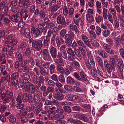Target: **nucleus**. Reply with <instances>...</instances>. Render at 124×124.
<instances>
[{
  "label": "nucleus",
  "mask_w": 124,
  "mask_h": 124,
  "mask_svg": "<svg viewBox=\"0 0 124 124\" xmlns=\"http://www.w3.org/2000/svg\"><path fill=\"white\" fill-rule=\"evenodd\" d=\"M109 11L112 14L113 18L116 16V10L114 8H109Z\"/></svg>",
  "instance_id": "obj_21"
},
{
  "label": "nucleus",
  "mask_w": 124,
  "mask_h": 124,
  "mask_svg": "<svg viewBox=\"0 0 124 124\" xmlns=\"http://www.w3.org/2000/svg\"><path fill=\"white\" fill-rule=\"evenodd\" d=\"M55 66L54 65L51 64L50 67V74H52L54 73Z\"/></svg>",
  "instance_id": "obj_49"
},
{
  "label": "nucleus",
  "mask_w": 124,
  "mask_h": 124,
  "mask_svg": "<svg viewBox=\"0 0 124 124\" xmlns=\"http://www.w3.org/2000/svg\"><path fill=\"white\" fill-rule=\"evenodd\" d=\"M55 23L53 22H51L48 24L47 26L49 28H52L55 27Z\"/></svg>",
  "instance_id": "obj_58"
},
{
  "label": "nucleus",
  "mask_w": 124,
  "mask_h": 124,
  "mask_svg": "<svg viewBox=\"0 0 124 124\" xmlns=\"http://www.w3.org/2000/svg\"><path fill=\"white\" fill-rule=\"evenodd\" d=\"M40 32L38 29H36L35 31L33 33L34 37L36 38L38 37L40 35Z\"/></svg>",
  "instance_id": "obj_44"
},
{
  "label": "nucleus",
  "mask_w": 124,
  "mask_h": 124,
  "mask_svg": "<svg viewBox=\"0 0 124 124\" xmlns=\"http://www.w3.org/2000/svg\"><path fill=\"white\" fill-rule=\"evenodd\" d=\"M110 65L111 66L114 67V68H115L116 67V62L115 59L113 58H111L110 60Z\"/></svg>",
  "instance_id": "obj_27"
},
{
  "label": "nucleus",
  "mask_w": 124,
  "mask_h": 124,
  "mask_svg": "<svg viewBox=\"0 0 124 124\" xmlns=\"http://www.w3.org/2000/svg\"><path fill=\"white\" fill-rule=\"evenodd\" d=\"M117 66L118 67V69L120 72L123 71L124 65L123 61L121 60H118L117 61Z\"/></svg>",
  "instance_id": "obj_6"
},
{
  "label": "nucleus",
  "mask_w": 124,
  "mask_h": 124,
  "mask_svg": "<svg viewBox=\"0 0 124 124\" xmlns=\"http://www.w3.org/2000/svg\"><path fill=\"white\" fill-rule=\"evenodd\" d=\"M70 34H67L65 36V39H66L68 37L71 39L74 38V33L70 31H69L68 32Z\"/></svg>",
  "instance_id": "obj_26"
},
{
  "label": "nucleus",
  "mask_w": 124,
  "mask_h": 124,
  "mask_svg": "<svg viewBox=\"0 0 124 124\" xmlns=\"http://www.w3.org/2000/svg\"><path fill=\"white\" fill-rule=\"evenodd\" d=\"M31 52L30 49L27 48L26 51L24 52V54L26 56H29L31 54Z\"/></svg>",
  "instance_id": "obj_52"
},
{
  "label": "nucleus",
  "mask_w": 124,
  "mask_h": 124,
  "mask_svg": "<svg viewBox=\"0 0 124 124\" xmlns=\"http://www.w3.org/2000/svg\"><path fill=\"white\" fill-rule=\"evenodd\" d=\"M50 52L52 57L53 58H55L56 57L57 51L55 48L51 46L50 48Z\"/></svg>",
  "instance_id": "obj_8"
},
{
  "label": "nucleus",
  "mask_w": 124,
  "mask_h": 124,
  "mask_svg": "<svg viewBox=\"0 0 124 124\" xmlns=\"http://www.w3.org/2000/svg\"><path fill=\"white\" fill-rule=\"evenodd\" d=\"M78 118L81 120L87 122L88 121V118L85 116V115L78 113Z\"/></svg>",
  "instance_id": "obj_9"
},
{
  "label": "nucleus",
  "mask_w": 124,
  "mask_h": 124,
  "mask_svg": "<svg viewBox=\"0 0 124 124\" xmlns=\"http://www.w3.org/2000/svg\"><path fill=\"white\" fill-rule=\"evenodd\" d=\"M70 29L71 30H73L74 29L76 33L78 32V29L77 26L76 25H73L72 24H70Z\"/></svg>",
  "instance_id": "obj_42"
},
{
  "label": "nucleus",
  "mask_w": 124,
  "mask_h": 124,
  "mask_svg": "<svg viewBox=\"0 0 124 124\" xmlns=\"http://www.w3.org/2000/svg\"><path fill=\"white\" fill-rule=\"evenodd\" d=\"M32 43V47L37 51H39L41 49L43 45L42 41L41 40H39L37 41L35 40H33Z\"/></svg>",
  "instance_id": "obj_1"
},
{
  "label": "nucleus",
  "mask_w": 124,
  "mask_h": 124,
  "mask_svg": "<svg viewBox=\"0 0 124 124\" xmlns=\"http://www.w3.org/2000/svg\"><path fill=\"white\" fill-rule=\"evenodd\" d=\"M19 74L17 72H15L12 74L11 76V79H18Z\"/></svg>",
  "instance_id": "obj_32"
},
{
  "label": "nucleus",
  "mask_w": 124,
  "mask_h": 124,
  "mask_svg": "<svg viewBox=\"0 0 124 124\" xmlns=\"http://www.w3.org/2000/svg\"><path fill=\"white\" fill-rule=\"evenodd\" d=\"M22 98L23 101H27L28 97L27 93H25L22 95Z\"/></svg>",
  "instance_id": "obj_47"
},
{
  "label": "nucleus",
  "mask_w": 124,
  "mask_h": 124,
  "mask_svg": "<svg viewBox=\"0 0 124 124\" xmlns=\"http://www.w3.org/2000/svg\"><path fill=\"white\" fill-rule=\"evenodd\" d=\"M91 52L90 51H88L87 53V55L88 58H89V60L91 64L93 65H95V62L94 57L91 55Z\"/></svg>",
  "instance_id": "obj_7"
},
{
  "label": "nucleus",
  "mask_w": 124,
  "mask_h": 124,
  "mask_svg": "<svg viewBox=\"0 0 124 124\" xmlns=\"http://www.w3.org/2000/svg\"><path fill=\"white\" fill-rule=\"evenodd\" d=\"M41 55L44 60H50L51 57L48 49H42L41 50Z\"/></svg>",
  "instance_id": "obj_3"
},
{
  "label": "nucleus",
  "mask_w": 124,
  "mask_h": 124,
  "mask_svg": "<svg viewBox=\"0 0 124 124\" xmlns=\"http://www.w3.org/2000/svg\"><path fill=\"white\" fill-rule=\"evenodd\" d=\"M50 41L49 38L48 36H46L45 39H44L43 42V45L45 46H46L49 44Z\"/></svg>",
  "instance_id": "obj_25"
},
{
  "label": "nucleus",
  "mask_w": 124,
  "mask_h": 124,
  "mask_svg": "<svg viewBox=\"0 0 124 124\" xmlns=\"http://www.w3.org/2000/svg\"><path fill=\"white\" fill-rule=\"evenodd\" d=\"M107 17L110 22L112 23H113V16L110 13H108L107 15Z\"/></svg>",
  "instance_id": "obj_43"
},
{
  "label": "nucleus",
  "mask_w": 124,
  "mask_h": 124,
  "mask_svg": "<svg viewBox=\"0 0 124 124\" xmlns=\"http://www.w3.org/2000/svg\"><path fill=\"white\" fill-rule=\"evenodd\" d=\"M64 116L62 114H57L55 115V119H62L64 118Z\"/></svg>",
  "instance_id": "obj_30"
},
{
  "label": "nucleus",
  "mask_w": 124,
  "mask_h": 124,
  "mask_svg": "<svg viewBox=\"0 0 124 124\" xmlns=\"http://www.w3.org/2000/svg\"><path fill=\"white\" fill-rule=\"evenodd\" d=\"M113 68H114V67L112 66H111L110 65L108 67L106 68L107 69V71L108 73L109 74L111 73L113 70Z\"/></svg>",
  "instance_id": "obj_53"
},
{
  "label": "nucleus",
  "mask_w": 124,
  "mask_h": 124,
  "mask_svg": "<svg viewBox=\"0 0 124 124\" xmlns=\"http://www.w3.org/2000/svg\"><path fill=\"white\" fill-rule=\"evenodd\" d=\"M55 40L57 46L58 47L60 46L61 44H63L64 42V41L63 39L60 38L59 37H56Z\"/></svg>",
  "instance_id": "obj_12"
},
{
  "label": "nucleus",
  "mask_w": 124,
  "mask_h": 124,
  "mask_svg": "<svg viewBox=\"0 0 124 124\" xmlns=\"http://www.w3.org/2000/svg\"><path fill=\"white\" fill-rule=\"evenodd\" d=\"M24 87L26 91L29 92L31 93H33L35 92V86L32 84H30L28 85L27 84Z\"/></svg>",
  "instance_id": "obj_4"
},
{
  "label": "nucleus",
  "mask_w": 124,
  "mask_h": 124,
  "mask_svg": "<svg viewBox=\"0 0 124 124\" xmlns=\"http://www.w3.org/2000/svg\"><path fill=\"white\" fill-rule=\"evenodd\" d=\"M31 4L28 0H25L24 1V6L25 8H27Z\"/></svg>",
  "instance_id": "obj_51"
},
{
  "label": "nucleus",
  "mask_w": 124,
  "mask_h": 124,
  "mask_svg": "<svg viewBox=\"0 0 124 124\" xmlns=\"http://www.w3.org/2000/svg\"><path fill=\"white\" fill-rule=\"evenodd\" d=\"M57 21L58 24H61L63 25H66V22L64 17H62V16L60 15L57 16Z\"/></svg>",
  "instance_id": "obj_5"
},
{
  "label": "nucleus",
  "mask_w": 124,
  "mask_h": 124,
  "mask_svg": "<svg viewBox=\"0 0 124 124\" xmlns=\"http://www.w3.org/2000/svg\"><path fill=\"white\" fill-rule=\"evenodd\" d=\"M26 32L25 34V37L26 38L29 39L31 38V36L30 34V30L29 29L27 28H26Z\"/></svg>",
  "instance_id": "obj_31"
},
{
  "label": "nucleus",
  "mask_w": 124,
  "mask_h": 124,
  "mask_svg": "<svg viewBox=\"0 0 124 124\" xmlns=\"http://www.w3.org/2000/svg\"><path fill=\"white\" fill-rule=\"evenodd\" d=\"M110 33L109 30L106 29L104 30L102 32V34L103 36L106 37L109 36Z\"/></svg>",
  "instance_id": "obj_20"
},
{
  "label": "nucleus",
  "mask_w": 124,
  "mask_h": 124,
  "mask_svg": "<svg viewBox=\"0 0 124 124\" xmlns=\"http://www.w3.org/2000/svg\"><path fill=\"white\" fill-rule=\"evenodd\" d=\"M58 31V29L56 27L54 28L53 30L52 33L53 37H55L57 34Z\"/></svg>",
  "instance_id": "obj_40"
},
{
  "label": "nucleus",
  "mask_w": 124,
  "mask_h": 124,
  "mask_svg": "<svg viewBox=\"0 0 124 124\" xmlns=\"http://www.w3.org/2000/svg\"><path fill=\"white\" fill-rule=\"evenodd\" d=\"M62 66L60 65H58L57 66L56 69L60 73H64V70Z\"/></svg>",
  "instance_id": "obj_24"
},
{
  "label": "nucleus",
  "mask_w": 124,
  "mask_h": 124,
  "mask_svg": "<svg viewBox=\"0 0 124 124\" xmlns=\"http://www.w3.org/2000/svg\"><path fill=\"white\" fill-rule=\"evenodd\" d=\"M10 76L9 74L6 75V77H2L1 80L2 81L4 82L6 80L8 82H9L10 81Z\"/></svg>",
  "instance_id": "obj_29"
},
{
  "label": "nucleus",
  "mask_w": 124,
  "mask_h": 124,
  "mask_svg": "<svg viewBox=\"0 0 124 124\" xmlns=\"http://www.w3.org/2000/svg\"><path fill=\"white\" fill-rule=\"evenodd\" d=\"M95 31L97 35L98 36H99L101 33V29L99 27L97 26L96 28Z\"/></svg>",
  "instance_id": "obj_45"
},
{
  "label": "nucleus",
  "mask_w": 124,
  "mask_h": 124,
  "mask_svg": "<svg viewBox=\"0 0 124 124\" xmlns=\"http://www.w3.org/2000/svg\"><path fill=\"white\" fill-rule=\"evenodd\" d=\"M0 119L3 122H4L6 121V118L4 114H1L0 115Z\"/></svg>",
  "instance_id": "obj_54"
},
{
  "label": "nucleus",
  "mask_w": 124,
  "mask_h": 124,
  "mask_svg": "<svg viewBox=\"0 0 124 124\" xmlns=\"http://www.w3.org/2000/svg\"><path fill=\"white\" fill-rule=\"evenodd\" d=\"M55 62L58 64V65L61 66H63L64 65V62L62 59H57Z\"/></svg>",
  "instance_id": "obj_22"
},
{
  "label": "nucleus",
  "mask_w": 124,
  "mask_h": 124,
  "mask_svg": "<svg viewBox=\"0 0 124 124\" xmlns=\"http://www.w3.org/2000/svg\"><path fill=\"white\" fill-rule=\"evenodd\" d=\"M105 51L110 54L111 55L114 54L113 50L110 47L108 48Z\"/></svg>",
  "instance_id": "obj_50"
},
{
  "label": "nucleus",
  "mask_w": 124,
  "mask_h": 124,
  "mask_svg": "<svg viewBox=\"0 0 124 124\" xmlns=\"http://www.w3.org/2000/svg\"><path fill=\"white\" fill-rule=\"evenodd\" d=\"M90 35L91 37L93 39H96V35L94 31L92 30H88Z\"/></svg>",
  "instance_id": "obj_33"
},
{
  "label": "nucleus",
  "mask_w": 124,
  "mask_h": 124,
  "mask_svg": "<svg viewBox=\"0 0 124 124\" xmlns=\"http://www.w3.org/2000/svg\"><path fill=\"white\" fill-rule=\"evenodd\" d=\"M67 82L68 83L73 84L74 85H77V82H75L74 79L70 77H68L67 78Z\"/></svg>",
  "instance_id": "obj_18"
},
{
  "label": "nucleus",
  "mask_w": 124,
  "mask_h": 124,
  "mask_svg": "<svg viewBox=\"0 0 124 124\" xmlns=\"http://www.w3.org/2000/svg\"><path fill=\"white\" fill-rule=\"evenodd\" d=\"M114 40L117 47H118L121 44L124 45V34H121L120 38L117 37L115 38Z\"/></svg>",
  "instance_id": "obj_2"
},
{
  "label": "nucleus",
  "mask_w": 124,
  "mask_h": 124,
  "mask_svg": "<svg viewBox=\"0 0 124 124\" xmlns=\"http://www.w3.org/2000/svg\"><path fill=\"white\" fill-rule=\"evenodd\" d=\"M20 13L21 17L24 18V20H25L28 16L27 10L25 9H22L20 12Z\"/></svg>",
  "instance_id": "obj_10"
},
{
  "label": "nucleus",
  "mask_w": 124,
  "mask_h": 124,
  "mask_svg": "<svg viewBox=\"0 0 124 124\" xmlns=\"http://www.w3.org/2000/svg\"><path fill=\"white\" fill-rule=\"evenodd\" d=\"M11 20L14 22H20L21 19V17H19L17 15H14L11 16Z\"/></svg>",
  "instance_id": "obj_11"
},
{
  "label": "nucleus",
  "mask_w": 124,
  "mask_h": 124,
  "mask_svg": "<svg viewBox=\"0 0 124 124\" xmlns=\"http://www.w3.org/2000/svg\"><path fill=\"white\" fill-rule=\"evenodd\" d=\"M95 19L96 22L98 23L101 22L103 19V17L102 16L99 15L97 14H96V17H95Z\"/></svg>",
  "instance_id": "obj_16"
},
{
  "label": "nucleus",
  "mask_w": 124,
  "mask_h": 124,
  "mask_svg": "<svg viewBox=\"0 0 124 124\" xmlns=\"http://www.w3.org/2000/svg\"><path fill=\"white\" fill-rule=\"evenodd\" d=\"M56 124H65V122L64 120H57L55 122Z\"/></svg>",
  "instance_id": "obj_64"
},
{
  "label": "nucleus",
  "mask_w": 124,
  "mask_h": 124,
  "mask_svg": "<svg viewBox=\"0 0 124 124\" xmlns=\"http://www.w3.org/2000/svg\"><path fill=\"white\" fill-rule=\"evenodd\" d=\"M27 46L26 43L24 42H23L20 45L18 46V48L19 50L22 49L23 48H24Z\"/></svg>",
  "instance_id": "obj_39"
},
{
  "label": "nucleus",
  "mask_w": 124,
  "mask_h": 124,
  "mask_svg": "<svg viewBox=\"0 0 124 124\" xmlns=\"http://www.w3.org/2000/svg\"><path fill=\"white\" fill-rule=\"evenodd\" d=\"M85 64L89 70H92L93 67H92L89 61L85 62Z\"/></svg>",
  "instance_id": "obj_55"
},
{
  "label": "nucleus",
  "mask_w": 124,
  "mask_h": 124,
  "mask_svg": "<svg viewBox=\"0 0 124 124\" xmlns=\"http://www.w3.org/2000/svg\"><path fill=\"white\" fill-rule=\"evenodd\" d=\"M56 111V113H62L63 112V110L62 109V107L60 106H58L57 109Z\"/></svg>",
  "instance_id": "obj_34"
},
{
  "label": "nucleus",
  "mask_w": 124,
  "mask_h": 124,
  "mask_svg": "<svg viewBox=\"0 0 124 124\" xmlns=\"http://www.w3.org/2000/svg\"><path fill=\"white\" fill-rule=\"evenodd\" d=\"M20 112L21 114L23 116L26 115L27 114V111L24 108H23L21 109Z\"/></svg>",
  "instance_id": "obj_61"
},
{
  "label": "nucleus",
  "mask_w": 124,
  "mask_h": 124,
  "mask_svg": "<svg viewBox=\"0 0 124 124\" xmlns=\"http://www.w3.org/2000/svg\"><path fill=\"white\" fill-rule=\"evenodd\" d=\"M77 98L78 96L77 95L70 96L69 97V99L70 101H74L77 100Z\"/></svg>",
  "instance_id": "obj_57"
},
{
  "label": "nucleus",
  "mask_w": 124,
  "mask_h": 124,
  "mask_svg": "<svg viewBox=\"0 0 124 124\" xmlns=\"http://www.w3.org/2000/svg\"><path fill=\"white\" fill-rule=\"evenodd\" d=\"M9 121L11 123H13L16 122V118L15 116L13 115H10L8 118Z\"/></svg>",
  "instance_id": "obj_17"
},
{
  "label": "nucleus",
  "mask_w": 124,
  "mask_h": 124,
  "mask_svg": "<svg viewBox=\"0 0 124 124\" xmlns=\"http://www.w3.org/2000/svg\"><path fill=\"white\" fill-rule=\"evenodd\" d=\"M66 29H62L60 31V34L61 36L64 37L66 33Z\"/></svg>",
  "instance_id": "obj_48"
},
{
  "label": "nucleus",
  "mask_w": 124,
  "mask_h": 124,
  "mask_svg": "<svg viewBox=\"0 0 124 124\" xmlns=\"http://www.w3.org/2000/svg\"><path fill=\"white\" fill-rule=\"evenodd\" d=\"M54 98L58 100H62L64 98V95L63 94H56L54 96Z\"/></svg>",
  "instance_id": "obj_19"
},
{
  "label": "nucleus",
  "mask_w": 124,
  "mask_h": 124,
  "mask_svg": "<svg viewBox=\"0 0 124 124\" xmlns=\"http://www.w3.org/2000/svg\"><path fill=\"white\" fill-rule=\"evenodd\" d=\"M98 53L103 58H107V53L104 51L100 50L98 51Z\"/></svg>",
  "instance_id": "obj_15"
},
{
  "label": "nucleus",
  "mask_w": 124,
  "mask_h": 124,
  "mask_svg": "<svg viewBox=\"0 0 124 124\" xmlns=\"http://www.w3.org/2000/svg\"><path fill=\"white\" fill-rule=\"evenodd\" d=\"M59 81L62 82H64L65 80L64 77L63 75H60L59 77Z\"/></svg>",
  "instance_id": "obj_60"
},
{
  "label": "nucleus",
  "mask_w": 124,
  "mask_h": 124,
  "mask_svg": "<svg viewBox=\"0 0 124 124\" xmlns=\"http://www.w3.org/2000/svg\"><path fill=\"white\" fill-rule=\"evenodd\" d=\"M40 72L42 75L44 76L46 75L47 73L46 71V70L43 67H40L39 70Z\"/></svg>",
  "instance_id": "obj_38"
},
{
  "label": "nucleus",
  "mask_w": 124,
  "mask_h": 124,
  "mask_svg": "<svg viewBox=\"0 0 124 124\" xmlns=\"http://www.w3.org/2000/svg\"><path fill=\"white\" fill-rule=\"evenodd\" d=\"M62 56L65 59L67 57V54L65 51H61Z\"/></svg>",
  "instance_id": "obj_59"
},
{
  "label": "nucleus",
  "mask_w": 124,
  "mask_h": 124,
  "mask_svg": "<svg viewBox=\"0 0 124 124\" xmlns=\"http://www.w3.org/2000/svg\"><path fill=\"white\" fill-rule=\"evenodd\" d=\"M7 97L8 99L10 98H12L13 94L12 92H10L8 90H7L6 92Z\"/></svg>",
  "instance_id": "obj_41"
},
{
  "label": "nucleus",
  "mask_w": 124,
  "mask_h": 124,
  "mask_svg": "<svg viewBox=\"0 0 124 124\" xmlns=\"http://www.w3.org/2000/svg\"><path fill=\"white\" fill-rule=\"evenodd\" d=\"M84 16H82L78 19V23H79L81 26H83L84 24Z\"/></svg>",
  "instance_id": "obj_28"
},
{
  "label": "nucleus",
  "mask_w": 124,
  "mask_h": 124,
  "mask_svg": "<svg viewBox=\"0 0 124 124\" xmlns=\"http://www.w3.org/2000/svg\"><path fill=\"white\" fill-rule=\"evenodd\" d=\"M96 60L98 64H99L101 66H103V63L100 57L99 56L97 57H96Z\"/></svg>",
  "instance_id": "obj_36"
},
{
  "label": "nucleus",
  "mask_w": 124,
  "mask_h": 124,
  "mask_svg": "<svg viewBox=\"0 0 124 124\" xmlns=\"http://www.w3.org/2000/svg\"><path fill=\"white\" fill-rule=\"evenodd\" d=\"M86 19L89 23H91L93 22L94 18L92 15L88 14L86 15Z\"/></svg>",
  "instance_id": "obj_13"
},
{
  "label": "nucleus",
  "mask_w": 124,
  "mask_h": 124,
  "mask_svg": "<svg viewBox=\"0 0 124 124\" xmlns=\"http://www.w3.org/2000/svg\"><path fill=\"white\" fill-rule=\"evenodd\" d=\"M67 51L68 54L72 55V58H73L74 59H75V58L77 59L76 57H75V55L74 54L71 48L70 47L67 48Z\"/></svg>",
  "instance_id": "obj_14"
},
{
  "label": "nucleus",
  "mask_w": 124,
  "mask_h": 124,
  "mask_svg": "<svg viewBox=\"0 0 124 124\" xmlns=\"http://www.w3.org/2000/svg\"><path fill=\"white\" fill-rule=\"evenodd\" d=\"M47 116L51 120H52L54 118L55 119V115L52 113L49 114Z\"/></svg>",
  "instance_id": "obj_63"
},
{
  "label": "nucleus",
  "mask_w": 124,
  "mask_h": 124,
  "mask_svg": "<svg viewBox=\"0 0 124 124\" xmlns=\"http://www.w3.org/2000/svg\"><path fill=\"white\" fill-rule=\"evenodd\" d=\"M107 42L110 45H112L113 44V42L111 38L107 39H106Z\"/></svg>",
  "instance_id": "obj_56"
},
{
  "label": "nucleus",
  "mask_w": 124,
  "mask_h": 124,
  "mask_svg": "<svg viewBox=\"0 0 124 124\" xmlns=\"http://www.w3.org/2000/svg\"><path fill=\"white\" fill-rule=\"evenodd\" d=\"M91 70V73L93 76L95 77L97 76L96 70L94 67H93L92 69Z\"/></svg>",
  "instance_id": "obj_37"
},
{
  "label": "nucleus",
  "mask_w": 124,
  "mask_h": 124,
  "mask_svg": "<svg viewBox=\"0 0 124 124\" xmlns=\"http://www.w3.org/2000/svg\"><path fill=\"white\" fill-rule=\"evenodd\" d=\"M119 53L121 56L123 58H124V51L123 48H121L119 49Z\"/></svg>",
  "instance_id": "obj_62"
},
{
  "label": "nucleus",
  "mask_w": 124,
  "mask_h": 124,
  "mask_svg": "<svg viewBox=\"0 0 124 124\" xmlns=\"http://www.w3.org/2000/svg\"><path fill=\"white\" fill-rule=\"evenodd\" d=\"M80 75L83 80L86 81H88L85 74L83 71H81L80 72Z\"/></svg>",
  "instance_id": "obj_23"
},
{
  "label": "nucleus",
  "mask_w": 124,
  "mask_h": 124,
  "mask_svg": "<svg viewBox=\"0 0 124 124\" xmlns=\"http://www.w3.org/2000/svg\"><path fill=\"white\" fill-rule=\"evenodd\" d=\"M91 43L93 46L96 48H98L99 46V44L96 40H94L92 41Z\"/></svg>",
  "instance_id": "obj_35"
},
{
  "label": "nucleus",
  "mask_w": 124,
  "mask_h": 124,
  "mask_svg": "<svg viewBox=\"0 0 124 124\" xmlns=\"http://www.w3.org/2000/svg\"><path fill=\"white\" fill-rule=\"evenodd\" d=\"M70 38L68 37L67 38L65 39V42L66 44L68 46L70 45L72 43V41L70 39Z\"/></svg>",
  "instance_id": "obj_46"
}]
</instances>
